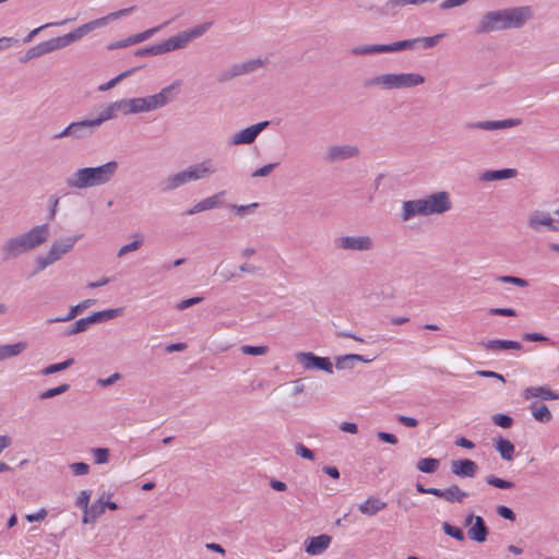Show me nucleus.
<instances>
[{
  "label": "nucleus",
  "instance_id": "nucleus-55",
  "mask_svg": "<svg viewBox=\"0 0 559 559\" xmlns=\"http://www.w3.org/2000/svg\"><path fill=\"white\" fill-rule=\"evenodd\" d=\"M241 352L246 355L261 356V355H265L269 352V347L267 346L243 345L241 347Z\"/></svg>",
  "mask_w": 559,
  "mask_h": 559
},
{
  "label": "nucleus",
  "instance_id": "nucleus-17",
  "mask_svg": "<svg viewBox=\"0 0 559 559\" xmlns=\"http://www.w3.org/2000/svg\"><path fill=\"white\" fill-rule=\"evenodd\" d=\"M464 525L469 526L467 531L469 539L477 543H484L487 539L489 528L481 516L468 514L464 520Z\"/></svg>",
  "mask_w": 559,
  "mask_h": 559
},
{
  "label": "nucleus",
  "instance_id": "nucleus-48",
  "mask_svg": "<svg viewBox=\"0 0 559 559\" xmlns=\"http://www.w3.org/2000/svg\"><path fill=\"white\" fill-rule=\"evenodd\" d=\"M135 10V7H130V8H126V9H121V10H118L116 12H111L109 14H107L106 16H103V17H99L98 20H102L103 23H102V27L107 25L109 21H114V20H118L122 16H127L128 14H130L131 12H133Z\"/></svg>",
  "mask_w": 559,
  "mask_h": 559
},
{
  "label": "nucleus",
  "instance_id": "nucleus-10",
  "mask_svg": "<svg viewBox=\"0 0 559 559\" xmlns=\"http://www.w3.org/2000/svg\"><path fill=\"white\" fill-rule=\"evenodd\" d=\"M264 64V60L260 58L246 60L239 63H234L218 74L217 81L219 83L228 82L235 78L252 73L258 69L263 68Z\"/></svg>",
  "mask_w": 559,
  "mask_h": 559
},
{
  "label": "nucleus",
  "instance_id": "nucleus-4",
  "mask_svg": "<svg viewBox=\"0 0 559 559\" xmlns=\"http://www.w3.org/2000/svg\"><path fill=\"white\" fill-rule=\"evenodd\" d=\"M452 209L451 195L448 191H438L423 199L404 201L401 218L408 222L415 216L441 215Z\"/></svg>",
  "mask_w": 559,
  "mask_h": 559
},
{
  "label": "nucleus",
  "instance_id": "nucleus-16",
  "mask_svg": "<svg viewBox=\"0 0 559 559\" xmlns=\"http://www.w3.org/2000/svg\"><path fill=\"white\" fill-rule=\"evenodd\" d=\"M522 123L519 118H510L504 120H487V121H471L466 122L464 128L466 130H486L496 131L502 129H510L518 127Z\"/></svg>",
  "mask_w": 559,
  "mask_h": 559
},
{
  "label": "nucleus",
  "instance_id": "nucleus-18",
  "mask_svg": "<svg viewBox=\"0 0 559 559\" xmlns=\"http://www.w3.org/2000/svg\"><path fill=\"white\" fill-rule=\"evenodd\" d=\"M102 23H103L102 20L96 19L94 21L87 22V23L76 27L75 29H73L72 32H70L63 36H60L63 46L67 47V46L71 45L72 43L81 39L88 33L95 31L96 28L102 27Z\"/></svg>",
  "mask_w": 559,
  "mask_h": 559
},
{
  "label": "nucleus",
  "instance_id": "nucleus-7",
  "mask_svg": "<svg viewBox=\"0 0 559 559\" xmlns=\"http://www.w3.org/2000/svg\"><path fill=\"white\" fill-rule=\"evenodd\" d=\"M80 236L68 237L55 241L46 255H39L36 259V271H43L56 261L60 260L61 257L70 252Z\"/></svg>",
  "mask_w": 559,
  "mask_h": 559
},
{
  "label": "nucleus",
  "instance_id": "nucleus-60",
  "mask_svg": "<svg viewBox=\"0 0 559 559\" xmlns=\"http://www.w3.org/2000/svg\"><path fill=\"white\" fill-rule=\"evenodd\" d=\"M132 103H133L134 115L148 112L147 107H146L145 96L144 97H134V98H132Z\"/></svg>",
  "mask_w": 559,
  "mask_h": 559
},
{
  "label": "nucleus",
  "instance_id": "nucleus-49",
  "mask_svg": "<svg viewBox=\"0 0 559 559\" xmlns=\"http://www.w3.org/2000/svg\"><path fill=\"white\" fill-rule=\"evenodd\" d=\"M258 206H259V203L253 202V203H250L247 205L231 204V205H229V209L231 211H234L240 217H243L250 213H253L258 209Z\"/></svg>",
  "mask_w": 559,
  "mask_h": 559
},
{
  "label": "nucleus",
  "instance_id": "nucleus-14",
  "mask_svg": "<svg viewBox=\"0 0 559 559\" xmlns=\"http://www.w3.org/2000/svg\"><path fill=\"white\" fill-rule=\"evenodd\" d=\"M359 148L356 145H330L324 155V160L329 164L356 158L359 156Z\"/></svg>",
  "mask_w": 559,
  "mask_h": 559
},
{
  "label": "nucleus",
  "instance_id": "nucleus-2",
  "mask_svg": "<svg viewBox=\"0 0 559 559\" xmlns=\"http://www.w3.org/2000/svg\"><path fill=\"white\" fill-rule=\"evenodd\" d=\"M119 164L109 160L96 167L78 168L66 178V183L73 190H86L109 183L117 175Z\"/></svg>",
  "mask_w": 559,
  "mask_h": 559
},
{
  "label": "nucleus",
  "instance_id": "nucleus-51",
  "mask_svg": "<svg viewBox=\"0 0 559 559\" xmlns=\"http://www.w3.org/2000/svg\"><path fill=\"white\" fill-rule=\"evenodd\" d=\"M491 419L496 426L504 429L511 428L513 425V418L507 414H496Z\"/></svg>",
  "mask_w": 559,
  "mask_h": 559
},
{
  "label": "nucleus",
  "instance_id": "nucleus-50",
  "mask_svg": "<svg viewBox=\"0 0 559 559\" xmlns=\"http://www.w3.org/2000/svg\"><path fill=\"white\" fill-rule=\"evenodd\" d=\"M135 71V69H130V70H127L124 72H121L119 75H117L116 78L111 79L110 81H108L107 83L105 84H102L98 90L102 91V92H105V91H108L112 87H115L121 80L128 78L129 75H131L133 72Z\"/></svg>",
  "mask_w": 559,
  "mask_h": 559
},
{
  "label": "nucleus",
  "instance_id": "nucleus-30",
  "mask_svg": "<svg viewBox=\"0 0 559 559\" xmlns=\"http://www.w3.org/2000/svg\"><path fill=\"white\" fill-rule=\"evenodd\" d=\"M480 346L488 350L522 349V344L520 342L508 340H490L487 342H481Z\"/></svg>",
  "mask_w": 559,
  "mask_h": 559
},
{
  "label": "nucleus",
  "instance_id": "nucleus-15",
  "mask_svg": "<svg viewBox=\"0 0 559 559\" xmlns=\"http://www.w3.org/2000/svg\"><path fill=\"white\" fill-rule=\"evenodd\" d=\"M270 121H261L259 123L252 124L239 132H236L231 135L229 140V144L233 146L242 145V144H252L258 135L269 127Z\"/></svg>",
  "mask_w": 559,
  "mask_h": 559
},
{
  "label": "nucleus",
  "instance_id": "nucleus-19",
  "mask_svg": "<svg viewBox=\"0 0 559 559\" xmlns=\"http://www.w3.org/2000/svg\"><path fill=\"white\" fill-rule=\"evenodd\" d=\"M332 537L328 534L309 537L305 540V551L310 556L322 555L331 545Z\"/></svg>",
  "mask_w": 559,
  "mask_h": 559
},
{
  "label": "nucleus",
  "instance_id": "nucleus-64",
  "mask_svg": "<svg viewBox=\"0 0 559 559\" xmlns=\"http://www.w3.org/2000/svg\"><path fill=\"white\" fill-rule=\"evenodd\" d=\"M47 514H48V511L45 508H41L36 513L26 514L25 519L31 523L40 522L46 519Z\"/></svg>",
  "mask_w": 559,
  "mask_h": 559
},
{
  "label": "nucleus",
  "instance_id": "nucleus-54",
  "mask_svg": "<svg viewBox=\"0 0 559 559\" xmlns=\"http://www.w3.org/2000/svg\"><path fill=\"white\" fill-rule=\"evenodd\" d=\"M163 55L160 44H155L148 47L140 48L135 51V56L143 57V56H158Z\"/></svg>",
  "mask_w": 559,
  "mask_h": 559
},
{
  "label": "nucleus",
  "instance_id": "nucleus-29",
  "mask_svg": "<svg viewBox=\"0 0 559 559\" xmlns=\"http://www.w3.org/2000/svg\"><path fill=\"white\" fill-rule=\"evenodd\" d=\"M64 48L60 36L39 43L32 47L35 58L41 57L55 50Z\"/></svg>",
  "mask_w": 559,
  "mask_h": 559
},
{
  "label": "nucleus",
  "instance_id": "nucleus-44",
  "mask_svg": "<svg viewBox=\"0 0 559 559\" xmlns=\"http://www.w3.org/2000/svg\"><path fill=\"white\" fill-rule=\"evenodd\" d=\"M88 322L86 317L76 320L73 324H71L67 330H64L63 335L71 336L74 334L82 333L88 329Z\"/></svg>",
  "mask_w": 559,
  "mask_h": 559
},
{
  "label": "nucleus",
  "instance_id": "nucleus-3",
  "mask_svg": "<svg viewBox=\"0 0 559 559\" xmlns=\"http://www.w3.org/2000/svg\"><path fill=\"white\" fill-rule=\"evenodd\" d=\"M49 225L43 224L34 226L26 233L7 239L1 247L3 260H16L21 255L31 252L45 243L49 238Z\"/></svg>",
  "mask_w": 559,
  "mask_h": 559
},
{
  "label": "nucleus",
  "instance_id": "nucleus-11",
  "mask_svg": "<svg viewBox=\"0 0 559 559\" xmlns=\"http://www.w3.org/2000/svg\"><path fill=\"white\" fill-rule=\"evenodd\" d=\"M295 357L305 370L317 369L333 373V365L328 357H320L311 352H298Z\"/></svg>",
  "mask_w": 559,
  "mask_h": 559
},
{
  "label": "nucleus",
  "instance_id": "nucleus-63",
  "mask_svg": "<svg viewBox=\"0 0 559 559\" xmlns=\"http://www.w3.org/2000/svg\"><path fill=\"white\" fill-rule=\"evenodd\" d=\"M202 300H203V297H191V298H188V299H185V300H181L180 302H178L176 305V308L181 311L189 307L200 304Z\"/></svg>",
  "mask_w": 559,
  "mask_h": 559
},
{
  "label": "nucleus",
  "instance_id": "nucleus-43",
  "mask_svg": "<svg viewBox=\"0 0 559 559\" xmlns=\"http://www.w3.org/2000/svg\"><path fill=\"white\" fill-rule=\"evenodd\" d=\"M212 22H205L183 32L186 36H188V40L190 41L205 34L212 27Z\"/></svg>",
  "mask_w": 559,
  "mask_h": 559
},
{
  "label": "nucleus",
  "instance_id": "nucleus-52",
  "mask_svg": "<svg viewBox=\"0 0 559 559\" xmlns=\"http://www.w3.org/2000/svg\"><path fill=\"white\" fill-rule=\"evenodd\" d=\"M115 103L118 112L123 115H134L132 98H122L120 100H116Z\"/></svg>",
  "mask_w": 559,
  "mask_h": 559
},
{
  "label": "nucleus",
  "instance_id": "nucleus-9",
  "mask_svg": "<svg viewBox=\"0 0 559 559\" xmlns=\"http://www.w3.org/2000/svg\"><path fill=\"white\" fill-rule=\"evenodd\" d=\"M336 249L347 252H367L374 249V240L369 235L340 236L334 239Z\"/></svg>",
  "mask_w": 559,
  "mask_h": 559
},
{
  "label": "nucleus",
  "instance_id": "nucleus-56",
  "mask_svg": "<svg viewBox=\"0 0 559 559\" xmlns=\"http://www.w3.org/2000/svg\"><path fill=\"white\" fill-rule=\"evenodd\" d=\"M93 455L95 463L105 464L109 460V450L106 448H95L93 449Z\"/></svg>",
  "mask_w": 559,
  "mask_h": 559
},
{
  "label": "nucleus",
  "instance_id": "nucleus-27",
  "mask_svg": "<svg viewBox=\"0 0 559 559\" xmlns=\"http://www.w3.org/2000/svg\"><path fill=\"white\" fill-rule=\"evenodd\" d=\"M188 36H186L185 32H180L175 36L169 37L168 39L159 43L162 52H170L174 50H178L185 48L188 45Z\"/></svg>",
  "mask_w": 559,
  "mask_h": 559
},
{
  "label": "nucleus",
  "instance_id": "nucleus-59",
  "mask_svg": "<svg viewBox=\"0 0 559 559\" xmlns=\"http://www.w3.org/2000/svg\"><path fill=\"white\" fill-rule=\"evenodd\" d=\"M70 469L72 471V473L75 476H82V475L88 474L90 466H88V464H86L84 462H76V463L70 464Z\"/></svg>",
  "mask_w": 559,
  "mask_h": 559
},
{
  "label": "nucleus",
  "instance_id": "nucleus-39",
  "mask_svg": "<svg viewBox=\"0 0 559 559\" xmlns=\"http://www.w3.org/2000/svg\"><path fill=\"white\" fill-rule=\"evenodd\" d=\"M116 103H110L104 110H102L97 118L92 119L96 128L103 124L105 121L116 118L117 116Z\"/></svg>",
  "mask_w": 559,
  "mask_h": 559
},
{
  "label": "nucleus",
  "instance_id": "nucleus-22",
  "mask_svg": "<svg viewBox=\"0 0 559 559\" xmlns=\"http://www.w3.org/2000/svg\"><path fill=\"white\" fill-rule=\"evenodd\" d=\"M169 23L170 22L168 21V22H165L164 24L158 25L156 27L146 29V31H144L142 33H139V34H135V35H132V36H129L126 39H122L120 41L111 44L109 46V48L110 49H112V48H123V47H127L129 45H134V44L142 43V41L148 39L150 37H152L155 33H157L160 28H163L164 26L168 25Z\"/></svg>",
  "mask_w": 559,
  "mask_h": 559
},
{
  "label": "nucleus",
  "instance_id": "nucleus-5",
  "mask_svg": "<svg viewBox=\"0 0 559 559\" xmlns=\"http://www.w3.org/2000/svg\"><path fill=\"white\" fill-rule=\"evenodd\" d=\"M216 167L211 158H205L200 163L191 164L187 168L173 173L159 181L160 192L168 193L179 189L190 182L199 181L213 176Z\"/></svg>",
  "mask_w": 559,
  "mask_h": 559
},
{
  "label": "nucleus",
  "instance_id": "nucleus-45",
  "mask_svg": "<svg viewBox=\"0 0 559 559\" xmlns=\"http://www.w3.org/2000/svg\"><path fill=\"white\" fill-rule=\"evenodd\" d=\"M485 480L488 485L499 488V489H511L514 486V483L499 478L495 475L486 476Z\"/></svg>",
  "mask_w": 559,
  "mask_h": 559
},
{
  "label": "nucleus",
  "instance_id": "nucleus-25",
  "mask_svg": "<svg viewBox=\"0 0 559 559\" xmlns=\"http://www.w3.org/2000/svg\"><path fill=\"white\" fill-rule=\"evenodd\" d=\"M96 302L95 299H85L79 302L75 306H72L64 317H57L48 320V323H57V322H67L76 318L80 313H82L85 309L94 306Z\"/></svg>",
  "mask_w": 559,
  "mask_h": 559
},
{
  "label": "nucleus",
  "instance_id": "nucleus-1",
  "mask_svg": "<svg viewBox=\"0 0 559 559\" xmlns=\"http://www.w3.org/2000/svg\"><path fill=\"white\" fill-rule=\"evenodd\" d=\"M533 16L534 11L530 5L487 11L479 17L474 32L477 35H483L506 29L522 28Z\"/></svg>",
  "mask_w": 559,
  "mask_h": 559
},
{
  "label": "nucleus",
  "instance_id": "nucleus-12",
  "mask_svg": "<svg viewBox=\"0 0 559 559\" xmlns=\"http://www.w3.org/2000/svg\"><path fill=\"white\" fill-rule=\"evenodd\" d=\"M527 226L536 233H540L544 229L555 233L559 231V223L546 211H534L531 213L527 219Z\"/></svg>",
  "mask_w": 559,
  "mask_h": 559
},
{
  "label": "nucleus",
  "instance_id": "nucleus-35",
  "mask_svg": "<svg viewBox=\"0 0 559 559\" xmlns=\"http://www.w3.org/2000/svg\"><path fill=\"white\" fill-rule=\"evenodd\" d=\"M27 347L26 342H17L14 344L0 345V360L9 359L20 355Z\"/></svg>",
  "mask_w": 559,
  "mask_h": 559
},
{
  "label": "nucleus",
  "instance_id": "nucleus-31",
  "mask_svg": "<svg viewBox=\"0 0 559 559\" xmlns=\"http://www.w3.org/2000/svg\"><path fill=\"white\" fill-rule=\"evenodd\" d=\"M518 171L514 168H504L498 170H486L480 175V180L489 182L495 180H504L514 178Z\"/></svg>",
  "mask_w": 559,
  "mask_h": 559
},
{
  "label": "nucleus",
  "instance_id": "nucleus-34",
  "mask_svg": "<svg viewBox=\"0 0 559 559\" xmlns=\"http://www.w3.org/2000/svg\"><path fill=\"white\" fill-rule=\"evenodd\" d=\"M386 508V503L378 498L370 497L364 503L358 506V510L368 516L376 515L379 511Z\"/></svg>",
  "mask_w": 559,
  "mask_h": 559
},
{
  "label": "nucleus",
  "instance_id": "nucleus-37",
  "mask_svg": "<svg viewBox=\"0 0 559 559\" xmlns=\"http://www.w3.org/2000/svg\"><path fill=\"white\" fill-rule=\"evenodd\" d=\"M105 512V506H103V499H99L96 503L92 504L87 508V510L83 514L82 522L93 523L96 519H98Z\"/></svg>",
  "mask_w": 559,
  "mask_h": 559
},
{
  "label": "nucleus",
  "instance_id": "nucleus-33",
  "mask_svg": "<svg viewBox=\"0 0 559 559\" xmlns=\"http://www.w3.org/2000/svg\"><path fill=\"white\" fill-rule=\"evenodd\" d=\"M372 360H373V358H368L362 355L347 354V355L340 356L336 358L335 367L340 370L352 369L354 367L355 361L370 362Z\"/></svg>",
  "mask_w": 559,
  "mask_h": 559
},
{
  "label": "nucleus",
  "instance_id": "nucleus-6",
  "mask_svg": "<svg viewBox=\"0 0 559 559\" xmlns=\"http://www.w3.org/2000/svg\"><path fill=\"white\" fill-rule=\"evenodd\" d=\"M424 83L425 76L418 73H383L366 79L362 85L366 88L380 86L383 90H402Z\"/></svg>",
  "mask_w": 559,
  "mask_h": 559
},
{
  "label": "nucleus",
  "instance_id": "nucleus-61",
  "mask_svg": "<svg viewBox=\"0 0 559 559\" xmlns=\"http://www.w3.org/2000/svg\"><path fill=\"white\" fill-rule=\"evenodd\" d=\"M295 452L297 455H299L304 459L314 460L313 452L310 449H308L306 445H304L302 443L295 444Z\"/></svg>",
  "mask_w": 559,
  "mask_h": 559
},
{
  "label": "nucleus",
  "instance_id": "nucleus-58",
  "mask_svg": "<svg viewBox=\"0 0 559 559\" xmlns=\"http://www.w3.org/2000/svg\"><path fill=\"white\" fill-rule=\"evenodd\" d=\"M91 498V491L90 490H82L76 498L75 506L85 512L88 508V502Z\"/></svg>",
  "mask_w": 559,
  "mask_h": 559
},
{
  "label": "nucleus",
  "instance_id": "nucleus-26",
  "mask_svg": "<svg viewBox=\"0 0 559 559\" xmlns=\"http://www.w3.org/2000/svg\"><path fill=\"white\" fill-rule=\"evenodd\" d=\"M70 127L72 131V138L78 140L87 138L94 132V129H96V126L92 119L72 122L70 123Z\"/></svg>",
  "mask_w": 559,
  "mask_h": 559
},
{
  "label": "nucleus",
  "instance_id": "nucleus-13",
  "mask_svg": "<svg viewBox=\"0 0 559 559\" xmlns=\"http://www.w3.org/2000/svg\"><path fill=\"white\" fill-rule=\"evenodd\" d=\"M179 86L178 83H173L164 88H162L158 93L145 96L147 111H154L160 109L171 103L176 97L175 90Z\"/></svg>",
  "mask_w": 559,
  "mask_h": 559
},
{
  "label": "nucleus",
  "instance_id": "nucleus-41",
  "mask_svg": "<svg viewBox=\"0 0 559 559\" xmlns=\"http://www.w3.org/2000/svg\"><path fill=\"white\" fill-rule=\"evenodd\" d=\"M350 53L354 56L383 53L382 44L362 45L352 48Z\"/></svg>",
  "mask_w": 559,
  "mask_h": 559
},
{
  "label": "nucleus",
  "instance_id": "nucleus-57",
  "mask_svg": "<svg viewBox=\"0 0 559 559\" xmlns=\"http://www.w3.org/2000/svg\"><path fill=\"white\" fill-rule=\"evenodd\" d=\"M143 245V240L142 239H136L130 243H127L124 246H122L119 251H118V258H121L123 257L124 254L131 252V251H135L138 249L141 248V246Z\"/></svg>",
  "mask_w": 559,
  "mask_h": 559
},
{
  "label": "nucleus",
  "instance_id": "nucleus-47",
  "mask_svg": "<svg viewBox=\"0 0 559 559\" xmlns=\"http://www.w3.org/2000/svg\"><path fill=\"white\" fill-rule=\"evenodd\" d=\"M70 384L69 383H62L56 388L48 389L39 394L40 400H48L51 397H55L59 394L66 393L69 391Z\"/></svg>",
  "mask_w": 559,
  "mask_h": 559
},
{
  "label": "nucleus",
  "instance_id": "nucleus-38",
  "mask_svg": "<svg viewBox=\"0 0 559 559\" xmlns=\"http://www.w3.org/2000/svg\"><path fill=\"white\" fill-rule=\"evenodd\" d=\"M436 0H388L384 4V8L388 11H396L405 5H421L426 2H435Z\"/></svg>",
  "mask_w": 559,
  "mask_h": 559
},
{
  "label": "nucleus",
  "instance_id": "nucleus-36",
  "mask_svg": "<svg viewBox=\"0 0 559 559\" xmlns=\"http://www.w3.org/2000/svg\"><path fill=\"white\" fill-rule=\"evenodd\" d=\"M534 419L542 424H547L552 419L551 412L545 404L532 403L530 406Z\"/></svg>",
  "mask_w": 559,
  "mask_h": 559
},
{
  "label": "nucleus",
  "instance_id": "nucleus-53",
  "mask_svg": "<svg viewBox=\"0 0 559 559\" xmlns=\"http://www.w3.org/2000/svg\"><path fill=\"white\" fill-rule=\"evenodd\" d=\"M498 282L504 283V284H513L519 287H527L528 282L524 278L511 276V275H501L497 277Z\"/></svg>",
  "mask_w": 559,
  "mask_h": 559
},
{
  "label": "nucleus",
  "instance_id": "nucleus-23",
  "mask_svg": "<svg viewBox=\"0 0 559 559\" xmlns=\"http://www.w3.org/2000/svg\"><path fill=\"white\" fill-rule=\"evenodd\" d=\"M435 496L450 503H462L468 497V492L462 490L457 485H451L445 489L437 488Z\"/></svg>",
  "mask_w": 559,
  "mask_h": 559
},
{
  "label": "nucleus",
  "instance_id": "nucleus-40",
  "mask_svg": "<svg viewBox=\"0 0 559 559\" xmlns=\"http://www.w3.org/2000/svg\"><path fill=\"white\" fill-rule=\"evenodd\" d=\"M416 466L423 473L432 474L439 468L440 461L435 457H425L420 459Z\"/></svg>",
  "mask_w": 559,
  "mask_h": 559
},
{
  "label": "nucleus",
  "instance_id": "nucleus-8",
  "mask_svg": "<svg viewBox=\"0 0 559 559\" xmlns=\"http://www.w3.org/2000/svg\"><path fill=\"white\" fill-rule=\"evenodd\" d=\"M443 37V34H437L435 36L429 37H416L411 39H404L391 44H382L383 52H397L402 50H413L416 49L420 44L424 49H431L436 47L440 39Z\"/></svg>",
  "mask_w": 559,
  "mask_h": 559
},
{
  "label": "nucleus",
  "instance_id": "nucleus-42",
  "mask_svg": "<svg viewBox=\"0 0 559 559\" xmlns=\"http://www.w3.org/2000/svg\"><path fill=\"white\" fill-rule=\"evenodd\" d=\"M73 364H74V359L73 358H69V359H67V360H64L62 362L52 364V365L47 366L46 368H44L40 371V373L44 374V376H49V374H52V373H56V372L63 371L67 368L71 367Z\"/></svg>",
  "mask_w": 559,
  "mask_h": 559
},
{
  "label": "nucleus",
  "instance_id": "nucleus-32",
  "mask_svg": "<svg viewBox=\"0 0 559 559\" xmlns=\"http://www.w3.org/2000/svg\"><path fill=\"white\" fill-rule=\"evenodd\" d=\"M122 311H123V308L106 309V310L94 312V313L90 314L88 317H86V319H87L88 325H92L95 323L106 322L111 319H115L118 316H120L122 313Z\"/></svg>",
  "mask_w": 559,
  "mask_h": 559
},
{
  "label": "nucleus",
  "instance_id": "nucleus-46",
  "mask_svg": "<svg viewBox=\"0 0 559 559\" xmlns=\"http://www.w3.org/2000/svg\"><path fill=\"white\" fill-rule=\"evenodd\" d=\"M442 530L445 535H448L459 542H463L465 539V535H464L462 528H460L457 526H453L448 522H444L442 524Z\"/></svg>",
  "mask_w": 559,
  "mask_h": 559
},
{
  "label": "nucleus",
  "instance_id": "nucleus-21",
  "mask_svg": "<svg viewBox=\"0 0 559 559\" xmlns=\"http://www.w3.org/2000/svg\"><path fill=\"white\" fill-rule=\"evenodd\" d=\"M225 195V191H219L211 197H207L198 203H195L192 207L187 211V215H194L200 212L217 209L222 206L221 199Z\"/></svg>",
  "mask_w": 559,
  "mask_h": 559
},
{
  "label": "nucleus",
  "instance_id": "nucleus-28",
  "mask_svg": "<svg viewBox=\"0 0 559 559\" xmlns=\"http://www.w3.org/2000/svg\"><path fill=\"white\" fill-rule=\"evenodd\" d=\"M493 447L502 460L508 462L513 461L515 447L510 440L498 437L493 439Z\"/></svg>",
  "mask_w": 559,
  "mask_h": 559
},
{
  "label": "nucleus",
  "instance_id": "nucleus-20",
  "mask_svg": "<svg viewBox=\"0 0 559 559\" xmlns=\"http://www.w3.org/2000/svg\"><path fill=\"white\" fill-rule=\"evenodd\" d=\"M477 471L478 465L469 459L454 460L451 462V472L457 477L474 478Z\"/></svg>",
  "mask_w": 559,
  "mask_h": 559
},
{
  "label": "nucleus",
  "instance_id": "nucleus-62",
  "mask_svg": "<svg viewBox=\"0 0 559 559\" xmlns=\"http://www.w3.org/2000/svg\"><path fill=\"white\" fill-rule=\"evenodd\" d=\"M277 165H278L277 163L264 165V166L258 168L257 170H254L251 176L252 177H266L273 171V169Z\"/></svg>",
  "mask_w": 559,
  "mask_h": 559
},
{
  "label": "nucleus",
  "instance_id": "nucleus-24",
  "mask_svg": "<svg viewBox=\"0 0 559 559\" xmlns=\"http://www.w3.org/2000/svg\"><path fill=\"white\" fill-rule=\"evenodd\" d=\"M523 397L525 400L538 397L543 401L559 400V393L554 392L548 386H530L523 391Z\"/></svg>",
  "mask_w": 559,
  "mask_h": 559
}]
</instances>
